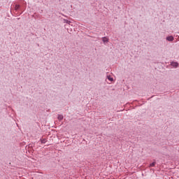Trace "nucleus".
<instances>
[{"label": "nucleus", "instance_id": "f257e3e1", "mask_svg": "<svg viewBox=\"0 0 179 179\" xmlns=\"http://www.w3.org/2000/svg\"><path fill=\"white\" fill-rule=\"evenodd\" d=\"M102 41L103 44L106 45L107 43H108V38H107V36L102 37Z\"/></svg>", "mask_w": 179, "mask_h": 179}, {"label": "nucleus", "instance_id": "f03ea898", "mask_svg": "<svg viewBox=\"0 0 179 179\" xmlns=\"http://www.w3.org/2000/svg\"><path fill=\"white\" fill-rule=\"evenodd\" d=\"M166 41H174V36H169L166 38Z\"/></svg>", "mask_w": 179, "mask_h": 179}, {"label": "nucleus", "instance_id": "7ed1b4c3", "mask_svg": "<svg viewBox=\"0 0 179 179\" xmlns=\"http://www.w3.org/2000/svg\"><path fill=\"white\" fill-rule=\"evenodd\" d=\"M171 66H173V68H177L178 66V62H172L171 63Z\"/></svg>", "mask_w": 179, "mask_h": 179}, {"label": "nucleus", "instance_id": "20e7f679", "mask_svg": "<svg viewBox=\"0 0 179 179\" xmlns=\"http://www.w3.org/2000/svg\"><path fill=\"white\" fill-rule=\"evenodd\" d=\"M14 8H15V10H20V5L15 4Z\"/></svg>", "mask_w": 179, "mask_h": 179}, {"label": "nucleus", "instance_id": "39448f33", "mask_svg": "<svg viewBox=\"0 0 179 179\" xmlns=\"http://www.w3.org/2000/svg\"><path fill=\"white\" fill-rule=\"evenodd\" d=\"M57 120H59V121H62L64 120V115H58Z\"/></svg>", "mask_w": 179, "mask_h": 179}, {"label": "nucleus", "instance_id": "423d86ee", "mask_svg": "<svg viewBox=\"0 0 179 179\" xmlns=\"http://www.w3.org/2000/svg\"><path fill=\"white\" fill-rule=\"evenodd\" d=\"M107 79H108V80H110V82H113L114 81V78H113L111 77V76H107Z\"/></svg>", "mask_w": 179, "mask_h": 179}, {"label": "nucleus", "instance_id": "0eeeda50", "mask_svg": "<svg viewBox=\"0 0 179 179\" xmlns=\"http://www.w3.org/2000/svg\"><path fill=\"white\" fill-rule=\"evenodd\" d=\"M63 20H64V23H66L67 24H71V21L65 19H64Z\"/></svg>", "mask_w": 179, "mask_h": 179}, {"label": "nucleus", "instance_id": "6e6552de", "mask_svg": "<svg viewBox=\"0 0 179 179\" xmlns=\"http://www.w3.org/2000/svg\"><path fill=\"white\" fill-rule=\"evenodd\" d=\"M156 166V162H154L150 164V167H155Z\"/></svg>", "mask_w": 179, "mask_h": 179}, {"label": "nucleus", "instance_id": "1a4fd4ad", "mask_svg": "<svg viewBox=\"0 0 179 179\" xmlns=\"http://www.w3.org/2000/svg\"><path fill=\"white\" fill-rule=\"evenodd\" d=\"M41 143H45V142H47V140L45 138H42L41 139Z\"/></svg>", "mask_w": 179, "mask_h": 179}]
</instances>
